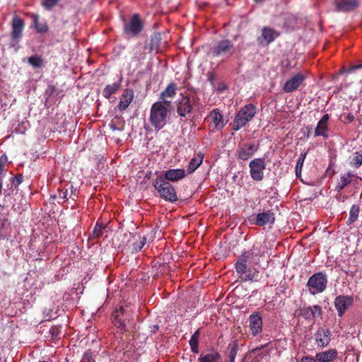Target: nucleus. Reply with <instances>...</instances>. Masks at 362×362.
<instances>
[{
    "label": "nucleus",
    "mask_w": 362,
    "mask_h": 362,
    "mask_svg": "<svg viewBox=\"0 0 362 362\" xmlns=\"http://www.w3.org/2000/svg\"><path fill=\"white\" fill-rule=\"evenodd\" d=\"M146 238L145 237H143L141 238L139 243H134V249L136 251H139L142 249V247L146 245Z\"/></svg>",
    "instance_id": "49530a36"
},
{
    "label": "nucleus",
    "mask_w": 362,
    "mask_h": 362,
    "mask_svg": "<svg viewBox=\"0 0 362 362\" xmlns=\"http://www.w3.org/2000/svg\"><path fill=\"white\" fill-rule=\"evenodd\" d=\"M177 86L175 83H171L167 86L165 90H163L160 94L159 98L160 100H165L168 98H173L176 94Z\"/></svg>",
    "instance_id": "c85d7f7f"
},
{
    "label": "nucleus",
    "mask_w": 362,
    "mask_h": 362,
    "mask_svg": "<svg viewBox=\"0 0 362 362\" xmlns=\"http://www.w3.org/2000/svg\"><path fill=\"white\" fill-rule=\"evenodd\" d=\"M209 118H210L211 121L214 123V127L217 130L222 129L226 124V122H224L223 115L218 109H214L211 111Z\"/></svg>",
    "instance_id": "b1692460"
},
{
    "label": "nucleus",
    "mask_w": 362,
    "mask_h": 362,
    "mask_svg": "<svg viewBox=\"0 0 362 362\" xmlns=\"http://www.w3.org/2000/svg\"><path fill=\"white\" fill-rule=\"evenodd\" d=\"M33 23L37 31L40 33H45L48 30V25L45 22H40L37 15L33 16Z\"/></svg>",
    "instance_id": "f704fd0d"
},
{
    "label": "nucleus",
    "mask_w": 362,
    "mask_h": 362,
    "mask_svg": "<svg viewBox=\"0 0 362 362\" xmlns=\"http://www.w3.org/2000/svg\"><path fill=\"white\" fill-rule=\"evenodd\" d=\"M185 176L186 173L184 169H169L165 171L163 179L168 182H177L183 179Z\"/></svg>",
    "instance_id": "412c9836"
},
{
    "label": "nucleus",
    "mask_w": 362,
    "mask_h": 362,
    "mask_svg": "<svg viewBox=\"0 0 362 362\" xmlns=\"http://www.w3.org/2000/svg\"><path fill=\"white\" fill-rule=\"evenodd\" d=\"M329 119V116L328 114H325L322 116V117L317 122V127L315 129V136H323L327 139L328 137V121Z\"/></svg>",
    "instance_id": "aec40b11"
},
{
    "label": "nucleus",
    "mask_w": 362,
    "mask_h": 362,
    "mask_svg": "<svg viewBox=\"0 0 362 362\" xmlns=\"http://www.w3.org/2000/svg\"><path fill=\"white\" fill-rule=\"evenodd\" d=\"M322 315V308L318 305L313 306H303L295 311V315L302 317L305 320L315 322L317 317H320Z\"/></svg>",
    "instance_id": "6e6552de"
},
{
    "label": "nucleus",
    "mask_w": 362,
    "mask_h": 362,
    "mask_svg": "<svg viewBox=\"0 0 362 362\" xmlns=\"http://www.w3.org/2000/svg\"><path fill=\"white\" fill-rule=\"evenodd\" d=\"M263 255L259 245H253L249 251H245L238 257L235 264L237 273H244L247 269V262L249 259H252L255 264H258L260 257Z\"/></svg>",
    "instance_id": "7ed1b4c3"
},
{
    "label": "nucleus",
    "mask_w": 362,
    "mask_h": 362,
    "mask_svg": "<svg viewBox=\"0 0 362 362\" xmlns=\"http://www.w3.org/2000/svg\"><path fill=\"white\" fill-rule=\"evenodd\" d=\"M361 68H362V64L353 65L351 67H349V69L342 67L340 69V74H344V73L351 74V73L354 72L356 70H357L358 69H361Z\"/></svg>",
    "instance_id": "a19ab883"
},
{
    "label": "nucleus",
    "mask_w": 362,
    "mask_h": 362,
    "mask_svg": "<svg viewBox=\"0 0 362 362\" xmlns=\"http://www.w3.org/2000/svg\"><path fill=\"white\" fill-rule=\"evenodd\" d=\"M109 126L112 131L121 130L120 129L117 128L115 123H114L113 122H110Z\"/></svg>",
    "instance_id": "8fccbe9b"
},
{
    "label": "nucleus",
    "mask_w": 362,
    "mask_h": 362,
    "mask_svg": "<svg viewBox=\"0 0 362 362\" xmlns=\"http://www.w3.org/2000/svg\"><path fill=\"white\" fill-rule=\"evenodd\" d=\"M337 357L336 349H329L325 351L317 353L315 358L318 362H331Z\"/></svg>",
    "instance_id": "393cba45"
},
{
    "label": "nucleus",
    "mask_w": 362,
    "mask_h": 362,
    "mask_svg": "<svg viewBox=\"0 0 362 362\" xmlns=\"http://www.w3.org/2000/svg\"><path fill=\"white\" fill-rule=\"evenodd\" d=\"M70 189L71 194H75L76 192V188L73 186V185H70V187L69 188Z\"/></svg>",
    "instance_id": "603ef678"
},
{
    "label": "nucleus",
    "mask_w": 362,
    "mask_h": 362,
    "mask_svg": "<svg viewBox=\"0 0 362 362\" xmlns=\"http://www.w3.org/2000/svg\"><path fill=\"white\" fill-rule=\"evenodd\" d=\"M2 175H0V183H3Z\"/></svg>",
    "instance_id": "13d9d810"
},
{
    "label": "nucleus",
    "mask_w": 362,
    "mask_h": 362,
    "mask_svg": "<svg viewBox=\"0 0 362 362\" xmlns=\"http://www.w3.org/2000/svg\"><path fill=\"white\" fill-rule=\"evenodd\" d=\"M170 110L163 103H154L150 110L149 122L157 131L163 129L167 124Z\"/></svg>",
    "instance_id": "f257e3e1"
},
{
    "label": "nucleus",
    "mask_w": 362,
    "mask_h": 362,
    "mask_svg": "<svg viewBox=\"0 0 362 362\" xmlns=\"http://www.w3.org/2000/svg\"><path fill=\"white\" fill-rule=\"evenodd\" d=\"M158 329V325H155L154 326V329H153V332H155Z\"/></svg>",
    "instance_id": "6e6d98bb"
},
{
    "label": "nucleus",
    "mask_w": 362,
    "mask_h": 362,
    "mask_svg": "<svg viewBox=\"0 0 362 362\" xmlns=\"http://www.w3.org/2000/svg\"><path fill=\"white\" fill-rule=\"evenodd\" d=\"M23 176L22 174H17L16 176L10 177L11 187L17 188L23 182Z\"/></svg>",
    "instance_id": "4c0bfd02"
},
{
    "label": "nucleus",
    "mask_w": 362,
    "mask_h": 362,
    "mask_svg": "<svg viewBox=\"0 0 362 362\" xmlns=\"http://www.w3.org/2000/svg\"><path fill=\"white\" fill-rule=\"evenodd\" d=\"M199 362H222V358L219 352L211 349L209 353L201 355L198 358Z\"/></svg>",
    "instance_id": "a878e982"
},
{
    "label": "nucleus",
    "mask_w": 362,
    "mask_h": 362,
    "mask_svg": "<svg viewBox=\"0 0 362 362\" xmlns=\"http://www.w3.org/2000/svg\"><path fill=\"white\" fill-rule=\"evenodd\" d=\"M305 76L301 74L298 73L288 80L284 85L283 90L285 93H292L297 90L304 82Z\"/></svg>",
    "instance_id": "2eb2a0df"
},
{
    "label": "nucleus",
    "mask_w": 362,
    "mask_h": 362,
    "mask_svg": "<svg viewBox=\"0 0 362 362\" xmlns=\"http://www.w3.org/2000/svg\"><path fill=\"white\" fill-rule=\"evenodd\" d=\"M234 52V45L228 39L217 42L211 49V54L216 57L228 58Z\"/></svg>",
    "instance_id": "0eeeda50"
},
{
    "label": "nucleus",
    "mask_w": 362,
    "mask_h": 362,
    "mask_svg": "<svg viewBox=\"0 0 362 362\" xmlns=\"http://www.w3.org/2000/svg\"><path fill=\"white\" fill-rule=\"evenodd\" d=\"M25 23L23 19L18 16H13L11 21V39L12 41L18 42L22 37Z\"/></svg>",
    "instance_id": "f8f14e48"
},
{
    "label": "nucleus",
    "mask_w": 362,
    "mask_h": 362,
    "mask_svg": "<svg viewBox=\"0 0 362 362\" xmlns=\"http://www.w3.org/2000/svg\"><path fill=\"white\" fill-rule=\"evenodd\" d=\"M256 3H261L264 1V0H254Z\"/></svg>",
    "instance_id": "4d7b16f0"
},
{
    "label": "nucleus",
    "mask_w": 362,
    "mask_h": 362,
    "mask_svg": "<svg viewBox=\"0 0 362 362\" xmlns=\"http://www.w3.org/2000/svg\"><path fill=\"white\" fill-rule=\"evenodd\" d=\"M2 189H0V196L1 195Z\"/></svg>",
    "instance_id": "052dcab7"
},
{
    "label": "nucleus",
    "mask_w": 362,
    "mask_h": 362,
    "mask_svg": "<svg viewBox=\"0 0 362 362\" xmlns=\"http://www.w3.org/2000/svg\"><path fill=\"white\" fill-rule=\"evenodd\" d=\"M28 63L35 68L41 67L43 64V60L40 55H33L28 59Z\"/></svg>",
    "instance_id": "c9c22d12"
},
{
    "label": "nucleus",
    "mask_w": 362,
    "mask_h": 362,
    "mask_svg": "<svg viewBox=\"0 0 362 362\" xmlns=\"http://www.w3.org/2000/svg\"><path fill=\"white\" fill-rule=\"evenodd\" d=\"M335 10L337 12H349L355 10L359 5L358 0H334Z\"/></svg>",
    "instance_id": "f3484780"
},
{
    "label": "nucleus",
    "mask_w": 362,
    "mask_h": 362,
    "mask_svg": "<svg viewBox=\"0 0 362 362\" xmlns=\"http://www.w3.org/2000/svg\"><path fill=\"white\" fill-rule=\"evenodd\" d=\"M307 153H300L296 165V175L297 177H299L301 175L302 168L303 165L304 160L305 159Z\"/></svg>",
    "instance_id": "e433bc0d"
},
{
    "label": "nucleus",
    "mask_w": 362,
    "mask_h": 362,
    "mask_svg": "<svg viewBox=\"0 0 362 362\" xmlns=\"http://www.w3.org/2000/svg\"><path fill=\"white\" fill-rule=\"evenodd\" d=\"M315 339L317 345L321 347L327 346L330 341V333L329 329L320 327L315 334Z\"/></svg>",
    "instance_id": "4be33fe9"
},
{
    "label": "nucleus",
    "mask_w": 362,
    "mask_h": 362,
    "mask_svg": "<svg viewBox=\"0 0 362 362\" xmlns=\"http://www.w3.org/2000/svg\"><path fill=\"white\" fill-rule=\"evenodd\" d=\"M193 109V104L188 95L183 96L177 105V112L180 117H185Z\"/></svg>",
    "instance_id": "a211bd4d"
},
{
    "label": "nucleus",
    "mask_w": 362,
    "mask_h": 362,
    "mask_svg": "<svg viewBox=\"0 0 362 362\" xmlns=\"http://www.w3.org/2000/svg\"><path fill=\"white\" fill-rule=\"evenodd\" d=\"M275 221L274 214L270 210L257 214L253 223L259 226H264L267 224H273Z\"/></svg>",
    "instance_id": "6ab92c4d"
},
{
    "label": "nucleus",
    "mask_w": 362,
    "mask_h": 362,
    "mask_svg": "<svg viewBox=\"0 0 362 362\" xmlns=\"http://www.w3.org/2000/svg\"><path fill=\"white\" fill-rule=\"evenodd\" d=\"M353 175H354L350 172L342 175L336 186V190L339 192L350 184L351 182V177H353Z\"/></svg>",
    "instance_id": "c756f323"
},
{
    "label": "nucleus",
    "mask_w": 362,
    "mask_h": 362,
    "mask_svg": "<svg viewBox=\"0 0 362 362\" xmlns=\"http://www.w3.org/2000/svg\"><path fill=\"white\" fill-rule=\"evenodd\" d=\"M306 129H308V134H307L306 136H307V138H308L310 136V134L311 132H312V127L308 126V127H306Z\"/></svg>",
    "instance_id": "864d4df0"
},
{
    "label": "nucleus",
    "mask_w": 362,
    "mask_h": 362,
    "mask_svg": "<svg viewBox=\"0 0 362 362\" xmlns=\"http://www.w3.org/2000/svg\"><path fill=\"white\" fill-rule=\"evenodd\" d=\"M134 99V91L132 89H125L120 96L118 108L119 110H125Z\"/></svg>",
    "instance_id": "5701e85b"
},
{
    "label": "nucleus",
    "mask_w": 362,
    "mask_h": 362,
    "mask_svg": "<svg viewBox=\"0 0 362 362\" xmlns=\"http://www.w3.org/2000/svg\"><path fill=\"white\" fill-rule=\"evenodd\" d=\"M328 279L327 275L321 272L313 274L307 282L309 293L315 295L323 292L327 286Z\"/></svg>",
    "instance_id": "39448f33"
},
{
    "label": "nucleus",
    "mask_w": 362,
    "mask_h": 362,
    "mask_svg": "<svg viewBox=\"0 0 362 362\" xmlns=\"http://www.w3.org/2000/svg\"><path fill=\"white\" fill-rule=\"evenodd\" d=\"M256 112L257 107L252 103L242 107L234 117L232 123V129L238 131L245 127L253 119Z\"/></svg>",
    "instance_id": "f03ea898"
},
{
    "label": "nucleus",
    "mask_w": 362,
    "mask_h": 362,
    "mask_svg": "<svg viewBox=\"0 0 362 362\" xmlns=\"http://www.w3.org/2000/svg\"><path fill=\"white\" fill-rule=\"evenodd\" d=\"M60 0H42L43 6L47 9H52Z\"/></svg>",
    "instance_id": "79ce46f5"
},
{
    "label": "nucleus",
    "mask_w": 362,
    "mask_h": 362,
    "mask_svg": "<svg viewBox=\"0 0 362 362\" xmlns=\"http://www.w3.org/2000/svg\"><path fill=\"white\" fill-rule=\"evenodd\" d=\"M200 336V329H198L195 331V332L192 334L189 339V346L191 348V351L194 354L199 353V338Z\"/></svg>",
    "instance_id": "2f4dec72"
},
{
    "label": "nucleus",
    "mask_w": 362,
    "mask_h": 362,
    "mask_svg": "<svg viewBox=\"0 0 362 362\" xmlns=\"http://www.w3.org/2000/svg\"><path fill=\"white\" fill-rule=\"evenodd\" d=\"M359 211L360 207L358 204H354L351 206L349 211V216L346 221L348 226L354 223L358 219Z\"/></svg>",
    "instance_id": "72a5a7b5"
},
{
    "label": "nucleus",
    "mask_w": 362,
    "mask_h": 362,
    "mask_svg": "<svg viewBox=\"0 0 362 362\" xmlns=\"http://www.w3.org/2000/svg\"><path fill=\"white\" fill-rule=\"evenodd\" d=\"M49 332L51 334L52 338L56 339L60 333V327L52 326L50 327Z\"/></svg>",
    "instance_id": "a18cd8bd"
},
{
    "label": "nucleus",
    "mask_w": 362,
    "mask_h": 362,
    "mask_svg": "<svg viewBox=\"0 0 362 362\" xmlns=\"http://www.w3.org/2000/svg\"><path fill=\"white\" fill-rule=\"evenodd\" d=\"M58 196H59V198L61 199H64V200L68 199L69 189L68 188L59 189H58Z\"/></svg>",
    "instance_id": "37998d69"
},
{
    "label": "nucleus",
    "mask_w": 362,
    "mask_h": 362,
    "mask_svg": "<svg viewBox=\"0 0 362 362\" xmlns=\"http://www.w3.org/2000/svg\"><path fill=\"white\" fill-rule=\"evenodd\" d=\"M300 362H318V361L315 357L313 358L310 356H305L303 357V358L300 360Z\"/></svg>",
    "instance_id": "de8ad7c7"
},
{
    "label": "nucleus",
    "mask_w": 362,
    "mask_h": 362,
    "mask_svg": "<svg viewBox=\"0 0 362 362\" xmlns=\"http://www.w3.org/2000/svg\"><path fill=\"white\" fill-rule=\"evenodd\" d=\"M123 33L126 37H138L144 29V23L138 13L134 14L129 22L123 18Z\"/></svg>",
    "instance_id": "423d86ee"
},
{
    "label": "nucleus",
    "mask_w": 362,
    "mask_h": 362,
    "mask_svg": "<svg viewBox=\"0 0 362 362\" xmlns=\"http://www.w3.org/2000/svg\"><path fill=\"white\" fill-rule=\"evenodd\" d=\"M354 298L350 296H339L335 298L334 305L338 315L342 317L345 311L353 305Z\"/></svg>",
    "instance_id": "ddd939ff"
},
{
    "label": "nucleus",
    "mask_w": 362,
    "mask_h": 362,
    "mask_svg": "<svg viewBox=\"0 0 362 362\" xmlns=\"http://www.w3.org/2000/svg\"><path fill=\"white\" fill-rule=\"evenodd\" d=\"M120 86L119 82H115L106 86L103 90V95L107 99L110 98L112 94L115 93L119 89Z\"/></svg>",
    "instance_id": "7c9ffc66"
},
{
    "label": "nucleus",
    "mask_w": 362,
    "mask_h": 362,
    "mask_svg": "<svg viewBox=\"0 0 362 362\" xmlns=\"http://www.w3.org/2000/svg\"><path fill=\"white\" fill-rule=\"evenodd\" d=\"M280 36V32L270 27L264 26L261 30V35L257 37L258 44L262 47L268 46Z\"/></svg>",
    "instance_id": "9d476101"
},
{
    "label": "nucleus",
    "mask_w": 362,
    "mask_h": 362,
    "mask_svg": "<svg viewBox=\"0 0 362 362\" xmlns=\"http://www.w3.org/2000/svg\"><path fill=\"white\" fill-rule=\"evenodd\" d=\"M153 186L160 197L166 202H175L178 198L174 187L163 177H158L153 181Z\"/></svg>",
    "instance_id": "20e7f679"
},
{
    "label": "nucleus",
    "mask_w": 362,
    "mask_h": 362,
    "mask_svg": "<svg viewBox=\"0 0 362 362\" xmlns=\"http://www.w3.org/2000/svg\"><path fill=\"white\" fill-rule=\"evenodd\" d=\"M129 320V311L127 308L120 306L116 309L112 314V323L117 327L120 332H126V321Z\"/></svg>",
    "instance_id": "1a4fd4ad"
},
{
    "label": "nucleus",
    "mask_w": 362,
    "mask_h": 362,
    "mask_svg": "<svg viewBox=\"0 0 362 362\" xmlns=\"http://www.w3.org/2000/svg\"><path fill=\"white\" fill-rule=\"evenodd\" d=\"M262 318L259 312H255L249 317V328L254 336L262 331Z\"/></svg>",
    "instance_id": "dca6fc26"
},
{
    "label": "nucleus",
    "mask_w": 362,
    "mask_h": 362,
    "mask_svg": "<svg viewBox=\"0 0 362 362\" xmlns=\"http://www.w3.org/2000/svg\"><path fill=\"white\" fill-rule=\"evenodd\" d=\"M4 163H5V161H2L1 159H0V175H3V173H4Z\"/></svg>",
    "instance_id": "3c124183"
},
{
    "label": "nucleus",
    "mask_w": 362,
    "mask_h": 362,
    "mask_svg": "<svg viewBox=\"0 0 362 362\" xmlns=\"http://www.w3.org/2000/svg\"><path fill=\"white\" fill-rule=\"evenodd\" d=\"M3 183H0V189H2Z\"/></svg>",
    "instance_id": "bf43d9fd"
},
{
    "label": "nucleus",
    "mask_w": 362,
    "mask_h": 362,
    "mask_svg": "<svg viewBox=\"0 0 362 362\" xmlns=\"http://www.w3.org/2000/svg\"><path fill=\"white\" fill-rule=\"evenodd\" d=\"M203 159L204 153L202 152L195 154L187 165V173L189 174L194 173L202 163Z\"/></svg>",
    "instance_id": "cd10ccee"
},
{
    "label": "nucleus",
    "mask_w": 362,
    "mask_h": 362,
    "mask_svg": "<svg viewBox=\"0 0 362 362\" xmlns=\"http://www.w3.org/2000/svg\"><path fill=\"white\" fill-rule=\"evenodd\" d=\"M105 228V226L103 223L97 222L93 231L94 237L97 238L101 237L103 234V230Z\"/></svg>",
    "instance_id": "58836bf2"
},
{
    "label": "nucleus",
    "mask_w": 362,
    "mask_h": 362,
    "mask_svg": "<svg viewBox=\"0 0 362 362\" xmlns=\"http://www.w3.org/2000/svg\"><path fill=\"white\" fill-rule=\"evenodd\" d=\"M240 274L243 281H257L259 279V272L257 269H247L244 273H238Z\"/></svg>",
    "instance_id": "bb28decb"
},
{
    "label": "nucleus",
    "mask_w": 362,
    "mask_h": 362,
    "mask_svg": "<svg viewBox=\"0 0 362 362\" xmlns=\"http://www.w3.org/2000/svg\"><path fill=\"white\" fill-rule=\"evenodd\" d=\"M82 361L83 362H95L93 358V353L90 350L87 351L83 355Z\"/></svg>",
    "instance_id": "c03bdc74"
},
{
    "label": "nucleus",
    "mask_w": 362,
    "mask_h": 362,
    "mask_svg": "<svg viewBox=\"0 0 362 362\" xmlns=\"http://www.w3.org/2000/svg\"><path fill=\"white\" fill-rule=\"evenodd\" d=\"M250 174L255 181H262L264 178V170L266 168L264 158H255L249 163Z\"/></svg>",
    "instance_id": "9b49d317"
},
{
    "label": "nucleus",
    "mask_w": 362,
    "mask_h": 362,
    "mask_svg": "<svg viewBox=\"0 0 362 362\" xmlns=\"http://www.w3.org/2000/svg\"><path fill=\"white\" fill-rule=\"evenodd\" d=\"M351 164L356 168H359L362 165V155L356 152L352 158Z\"/></svg>",
    "instance_id": "ea45409f"
},
{
    "label": "nucleus",
    "mask_w": 362,
    "mask_h": 362,
    "mask_svg": "<svg viewBox=\"0 0 362 362\" xmlns=\"http://www.w3.org/2000/svg\"><path fill=\"white\" fill-rule=\"evenodd\" d=\"M157 102L158 103H163V105L165 106L167 108H168V107H170V105H171V101L170 100H168L167 99L161 100V101H157Z\"/></svg>",
    "instance_id": "09e8293b"
},
{
    "label": "nucleus",
    "mask_w": 362,
    "mask_h": 362,
    "mask_svg": "<svg viewBox=\"0 0 362 362\" xmlns=\"http://www.w3.org/2000/svg\"><path fill=\"white\" fill-rule=\"evenodd\" d=\"M347 119L349 120V122H352L354 119V117L349 114L347 115Z\"/></svg>",
    "instance_id": "5fc2aeb1"
},
{
    "label": "nucleus",
    "mask_w": 362,
    "mask_h": 362,
    "mask_svg": "<svg viewBox=\"0 0 362 362\" xmlns=\"http://www.w3.org/2000/svg\"><path fill=\"white\" fill-rule=\"evenodd\" d=\"M238 350V344L236 341H233L232 343H230L228 346V359L226 360L227 362H235V358L237 356Z\"/></svg>",
    "instance_id": "473e14b6"
},
{
    "label": "nucleus",
    "mask_w": 362,
    "mask_h": 362,
    "mask_svg": "<svg viewBox=\"0 0 362 362\" xmlns=\"http://www.w3.org/2000/svg\"><path fill=\"white\" fill-rule=\"evenodd\" d=\"M258 150V147L254 144H243L238 146L237 149V156L242 160H247Z\"/></svg>",
    "instance_id": "4468645a"
}]
</instances>
